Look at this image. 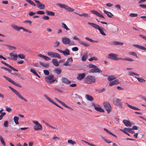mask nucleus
<instances>
[{"instance_id":"f257e3e1","label":"nucleus","mask_w":146,"mask_h":146,"mask_svg":"<svg viewBox=\"0 0 146 146\" xmlns=\"http://www.w3.org/2000/svg\"><path fill=\"white\" fill-rule=\"evenodd\" d=\"M88 24L89 25H91L93 28L98 30L100 32V33L102 35L104 36H106V34L103 31L102 27L94 23L88 22Z\"/></svg>"},{"instance_id":"f03ea898","label":"nucleus","mask_w":146,"mask_h":146,"mask_svg":"<svg viewBox=\"0 0 146 146\" xmlns=\"http://www.w3.org/2000/svg\"><path fill=\"white\" fill-rule=\"evenodd\" d=\"M84 82L88 84H91L96 82V78L94 76H88L85 78Z\"/></svg>"},{"instance_id":"7ed1b4c3","label":"nucleus","mask_w":146,"mask_h":146,"mask_svg":"<svg viewBox=\"0 0 146 146\" xmlns=\"http://www.w3.org/2000/svg\"><path fill=\"white\" fill-rule=\"evenodd\" d=\"M56 79L54 77V75L50 74V75L46 77L45 78V81L49 84H51L56 80Z\"/></svg>"},{"instance_id":"20e7f679","label":"nucleus","mask_w":146,"mask_h":146,"mask_svg":"<svg viewBox=\"0 0 146 146\" xmlns=\"http://www.w3.org/2000/svg\"><path fill=\"white\" fill-rule=\"evenodd\" d=\"M9 87L19 98L24 100L25 102H27V100L24 98L17 90L10 86H9Z\"/></svg>"},{"instance_id":"39448f33","label":"nucleus","mask_w":146,"mask_h":146,"mask_svg":"<svg viewBox=\"0 0 146 146\" xmlns=\"http://www.w3.org/2000/svg\"><path fill=\"white\" fill-rule=\"evenodd\" d=\"M62 43L64 44H69L70 45H75V43L73 41H71L69 38L66 37H62Z\"/></svg>"},{"instance_id":"423d86ee","label":"nucleus","mask_w":146,"mask_h":146,"mask_svg":"<svg viewBox=\"0 0 146 146\" xmlns=\"http://www.w3.org/2000/svg\"><path fill=\"white\" fill-rule=\"evenodd\" d=\"M121 100L115 98L113 100V103L115 106H117L121 108L123 107V105L121 102Z\"/></svg>"},{"instance_id":"0eeeda50","label":"nucleus","mask_w":146,"mask_h":146,"mask_svg":"<svg viewBox=\"0 0 146 146\" xmlns=\"http://www.w3.org/2000/svg\"><path fill=\"white\" fill-rule=\"evenodd\" d=\"M57 5L61 8L64 9L69 12H73L74 11V9L64 4L59 3L57 4Z\"/></svg>"},{"instance_id":"6e6552de","label":"nucleus","mask_w":146,"mask_h":146,"mask_svg":"<svg viewBox=\"0 0 146 146\" xmlns=\"http://www.w3.org/2000/svg\"><path fill=\"white\" fill-rule=\"evenodd\" d=\"M33 122L35 124L33 126L34 129L36 130H42V127L41 125L36 121H33Z\"/></svg>"},{"instance_id":"1a4fd4ad","label":"nucleus","mask_w":146,"mask_h":146,"mask_svg":"<svg viewBox=\"0 0 146 146\" xmlns=\"http://www.w3.org/2000/svg\"><path fill=\"white\" fill-rule=\"evenodd\" d=\"M118 55L114 53H111L109 54L108 55V58L109 59H111L115 60H118L122 59V58L120 57L117 58Z\"/></svg>"},{"instance_id":"9d476101","label":"nucleus","mask_w":146,"mask_h":146,"mask_svg":"<svg viewBox=\"0 0 146 146\" xmlns=\"http://www.w3.org/2000/svg\"><path fill=\"white\" fill-rule=\"evenodd\" d=\"M11 26L14 29L17 31H19L20 30L22 29L24 31L26 32L29 33H32L31 31L23 27H19L15 25H12Z\"/></svg>"},{"instance_id":"9b49d317","label":"nucleus","mask_w":146,"mask_h":146,"mask_svg":"<svg viewBox=\"0 0 146 146\" xmlns=\"http://www.w3.org/2000/svg\"><path fill=\"white\" fill-rule=\"evenodd\" d=\"M47 54L48 56L52 58H56L59 59L61 58L60 54L55 52H48Z\"/></svg>"},{"instance_id":"f8f14e48","label":"nucleus","mask_w":146,"mask_h":146,"mask_svg":"<svg viewBox=\"0 0 146 146\" xmlns=\"http://www.w3.org/2000/svg\"><path fill=\"white\" fill-rule=\"evenodd\" d=\"M103 105L108 113H109L111 111L112 109V108L110 104L108 102H105L103 103Z\"/></svg>"},{"instance_id":"ddd939ff","label":"nucleus","mask_w":146,"mask_h":146,"mask_svg":"<svg viewBox=\"0 0 146 146\" xmlns=\"http://www.w3.org/2000/svg\"><path fill=\"white\" fill-rule=\"evenodd\" d=\"M3 77L7 80L9 82L12 84L15 85V86L19 88H21L22 87L21 86L20 84L15 82L13 80L10 78L7 77L5 76H3Z\"/></svg>"},{"instance_id":"4468645a","label":"nucleus","mask_w":146,"mask_h":146,"mask_svg":"<svg viewBox=\"0 0 146 146\" xmlns=\"http://www.w3.org/2000/svg\"><path fill=\"white\" fill-rule=\"evenodd\" d=\"M92 105L94 107L96 111L100 112H104V110L101 108V106L99 105L95 104L94 102L92 103Z\"/></svg>"},{"instance_id":"2eb2a0df","label":"nucleus","mask_w":146,"mask_h":146,"mask_svg":"<svg viewBox=\"0 0 146 146\" xmlns=\"http://www.w3.org/2000/svg\"><path fill=\"white\" fill-rule=\"evenodd\" d=\"M10 57L9 59L11 60H16L17 58V55L15 53V51H13L12 52H11L9 54Z\"/></svg>"},{"instance_id":"dca6fc26","label":"nucleus","mask_w":146,"mask_h":146,"mask_svg":"<svg viewBox=\"0 0 146 146\" xmlns=\"http://www.w3.org/2000/svg\"><path fill=\"white\" fill-rule=\"evenodd\" d=\"M89 73H100L102 72V71L99 68H98L97 66L93 68V69L90 70L89 71Z\"/></svg>"},{"instance_id":"f3484780","label":"nucleus","mask_w":146,"mask_h":146,"mask_svg":"<svg viewBox=\"0 0 146 146\" xmlns=\"http://www.w3.org/2000/svg\"><path fill=\"white\" fill-rule=\"evenodd\" d=\"M34 1L37 3V7L40 9H44L45 8V5L41 3L39 1L37 0H34Z\"/></svg>"},{"instance_id":"a211bd4d","label":"nucleus","mask_w":146,"mask_h":146,"mask_svg":"<svg viewBox=\"0 0 146 146\" xmlns=\"http://www.w3.org/2000/svg\"><path fill=\"white\" fill-rule=\"evenodd\" d=\"M44 96L45 98L50 102L53 104L54 105L56 106H57L59 108H60V107L53 100H52L46 94H44Z\"/></svg>"},{"instance_id":"6ab92c4d","label":"nucleus","mask_w":146,"mask_h":146,"mask_svg":"<svg viewBox=\"0 0 146 146\" xmlns=\"http://www.w3.org/2000/svg\"><path fill=\"white\" fill-rule=\"evenodd\" d=\"M56 50L62 53L64 55H68L70 54V51L68 49H65V50L64 51H63L58 49H56Z\"/></svg>"},{"instance_id":"aec40b11","label":"nucleus","mask_w":146,"mask_h":146,"mask_svg":"<svg viewBox=\"0 0 146 146\" xmlns=\"http://www.w3.org/2000/svg\"><path fill=\"white\" fill-rule=\"evenodd\" d=\"M61 80L62 82L66 84H70L71 83V81L65 77H62Z\"/></svg>"},{"instance_id":"412c9836","label":"nucleus","mask_w":146,"mask_h":146,"mask_svg":"<svg viewBox=\"0 0 146 146\" xmlns=\"http://www.w3.org/2000/svg\"><path fill=\"white\" fill-rule=\"evenodd\" d=\"M91 12L99 17H101L103 18H104V17L103 15L100 14V13H98L95 10H92V11Z\"/></svg>"},{"instance_id":"4be33fe9","label":"nucleus","mask_w":146,"mask_h":146,"mask_svg":"<svg viewBox=\"0 0 146 146\" xmlns=\"http://www.w3.org/2000/svg\"><path fill=\"white\" fill-rule=\"evenodd\" d=\"M120 82L117 79L111 82L109 84V85L110 86H112L113 85H117L119 84Z\"/></svg>"},{"instance_id":"5701e85b","label":"nucleus","mask_w":146,"mask_h":146,"mask_svg":"<svg viewBox=\"0 0 146 146\" xmlns=\"http://www.w3.org/2000/svg\"><path fill=\"white\" fill-rule=\"evenodd\" d=\"M77 79L79 80H81L84 78L86 76L85 73L79 74H78Z\"/></svg>"},{"instance_id":"b1692460","label":"nucleus","mask_w":146,"mask_h":146,"mask_svg":"<svg viewBox=\"0 0 146 146\" xmlns=\"http://www.w3.org/2000/svg\"><path fill=\"white\" fill-rule=\"evenodd\" d=\"M55 99L59 103H60L62 106L68 108L70 109H72L69 106H67L65 104L64 102H62L60 100H58L56 98H55Z\"/></svg>"},{"instance_id":"393cba45","label":"nucleus","mask_w":146,"mask_h":146,"mask_svg":"<svg viewBox=\"0 0 146 146\" xmlns=\"http://www.w3.org/2000/svg\"><path fill=\"white\" fill-rule=\"evenodd\" d=\"M123 44V42L116 41H113L110 43L111 45H122Z\"/></svg>"},{"instance_id":"a878e982","label":"nucleus","mask_w":146,"mask_h":146,"mask_svg":"<svg viewBox=\"0 0 146 146\" xmlns=\"http://www.w3.org/2000/svg\"><path fill=\"white\" fill-rule=\"evenodd\" d=\"M133 46L139 49L142 50H145L146 51V48H145V47L137 44H134L133 45Z\"/></svg>"},{"instance_id":"bb28decb","label":"nucleus","mask_w":146,"mask_h":146,"mask_svg":"<svg viewBox=\"0 0 146 146\" xmlns=\"http://www.w3.org/2000/svg\"><path fill=\"white\" fill-rule=\"evenodd\" d=\"M123 122L126 126L131 127V124L129 121L124 119L123 120Z\"/></svg>"},{"instance_id":"cd10ccee","label":"nucleus","mask_w":146,"mask_h":146,"mask_svg":"<svg viewBox=\"0 0 146 146\" xmlns=\"http://www.w3.org/2000/svg\"><path fill=\"white\" fill-rule=\"evenodd\" d=\"M38 56L42 58L46 61H49L51 59L50 58H49L48 57L43 55L40 54H38Z\"/></svg>"},{"instance_id":"c85d7f7f","label":"nucleus","mask_w":146,"mask_h":146,"mask_svg":"<svg viewBox=\"0 0 146 146\" xmlns=\"http://www.w3.org/2000/svg\"><path fill=\"white\" fill-rule=\"evenodd\" d=\"M52 62L53 65L55 66H59V62H58L57 59H53L52 60Z\"/></svg>"},{"instance_id":"c756f323","label":"nucleus","mask_w":146,"mask_h":146,"mask_svg":"<svg viewBox=\"0 0 146 146\" xmlns=\"http://www.w3.org/2000/svg\"><path fill=\"white\" fill-rule=\"evenodd\" d=\"M85 96L86 98L88 101H92L94 100V99L93 97L89 95L86 94L85 95Z\"/></svg>"},{"instance_id":"7c9ffc66","label":"nucleus","mask_w":146,"mask_h":146,"mask_svg":"<svg viewBox=\"0 0 146 146\" xmlns=\"http://www.w3.org/2000/svg\"><path fill=\"white\" fill-rule=\"evenodd\" d=\"M104 12L107 15L108 17H109L111 18L113 16V15L110 12H109L105 10H104Z\"/></svg>"},{"instance_id":"2f4dec72","label":"nucleus","mask_w":146,"mask_h":146,"mask_svg":"<svg viewBox=\"0 0 146 146\" xmlns=\"http://www.w3.org/2000/svg\"><path fill=\"white\" fill-rule=\"evenodd\" d=\"M126 104L127 105V106L129 107V108L133 109L135 110H141L136 107H134L133 106H131L130 105L128 104L127 103H126Z\"/></svg>"},{"instance_id":"473e14b6","label":"nucleus","mask_w":146,"mask_h":146,"mask_svg":"<svg viewBox=\"0 0 146 146\" xmlns=\"http://www.w3.org/2000/svg\"><path fill=\"white\" fill-rule=\"evenodd\" d=\"M19 119V117L17 116H15L13 118V120L16 124L18 125L19 124V123L18 122Z\"/></svg>"},{"instance_id":"72a5a7b5","label":"nucleus","mask_w":146,"mask_h":146,"mask_svg":"<svg viewBox=\"0 0 146 146\" xmlns=\"http://www.w3.org/2000/svg\"><path fill=\"white\" fill-rule=\"evenodd\" d=\"M134 77L136 78L138 80V82L141 83H144L145 82V80L144 79L142 78H140L137 77L136 76H134Z\"/></svg>"},{"instance_id":"f704fd0d","label":"nucleus","mask_w":146,"mask_h":146,"mask_svg":"<svg viewBox=\"0 0 146 146\" xmlns=\"http://www.w3.org/2000/svg\"><path fill=\"white\" fill-rule=\"evenodd\" d=\"M46 12L47 15L52 16L54 15V13L52 11H46Z\"/></svg>"},{"instance_id":"c9c22d12","label":"nucleus","mask_w":146,"mask_h":146,"mask_svg":"<svg viewBox=\"0 0 146 146\" xmlns=\"http://www.w3.org/2000/svg\"><path fill=\"white\" fill-rule=\"evenodd\" d=\"M116 78L114 76H110L108 78V80L109 81H111L115 79Z\"/></svg>"},{"instance_id":"e433bc0d","label":"nucleus","mask_w":146,"mask_h":146,"mask_svg":"<svg viewBox=\"0 0 146 146\" xmlns=\"http://www.w3.org/2000/svg\"><path fill=\"white\" fill-rule=\"evenodd\" d=\"M104 130L106 131L107 133H109L110 135H111L112 136H113L114 137H117V136L115 134H113L112 133H111L110 131H108L107 129L106 128H104Z\"/></svg>"},{"instance_id":"4c0bfd02","label":"nucleus","mask_w":146,"mask_h":146,"mask_svg":"<svg viewBox=\"0 0 146 146\" xmlns=\"http://www.w3.org/2000/svg\"><path fill=\"white\" fill-rule=\"evenodd\" d=\"M87 54H84L82 56V60L83 61H85L87 59Z\"/></svg>"},{"instance_id":"58836bf2","label":"nucleus","mask_w":146,"mask_h":146,"mask_svg":"<svg viewBox=\"0 0 146 146\" xmlns=\"http://www.w3.org/2000/svg\"><path fill=\"white\" fill-rule=\"evenodd\" d=\"M40 63L41 65L44 67L48 68V67L49 65L48 63H44L42 62H40Z\"/></svg>"},{"instance_id":"ea45409f","label":"nucleus","mask_w":146,"mask_h":146,"mask_svg":"<svg viewBox=\"0 0 146 146\" xmlns=\"http://www.w3.org/2000/svg\"><path fill=\"white\" fill-rule=\"evenodd\" d=\"M54 72L58 74H60L62 72V70L60 69L56 68L54 70Z\"/></svg>"},{"instance_id":"a19ab883","label":"nucleus","mask_w":146,"mask_h":146,"mask_svg":"<svg viewBox=\"0 0 146 146\" xmlns=\"http://www.w3.org/2000/svg\"><path fill=\"white\" fill-rule=\"evenodd\" d=\"M79 43L80 44H81L84 45V46L85 47H88L89 46V44L85 42H84L82 41H81Z\"/></svg>"},{"instance_id":"79ce46f5","label":"nucleus","mask_w":146,"mask_h":146,"mask_svg":"<svg viewBox=\"0 0 146 146\" xmlns=\"http://www.w3.org/2000/svg\"><path fill=\"white\" fill-rule=\"evenodd\" d=\"M74 13L78 15L79 16H84L86 17H89V16L88 15L87 13H84V14H80L79 13H76V12H74Z\"/></svg>"},{"instance_id":"37998d69","label":"nucleus","mask_w":146,"mask_h":146,"mask_svg":"<svg viewBox=\"0 0 146 146\" xmlns=\"http://www.w3.org/2000/svg\"><path fill=\"white\" fill-rule=\"evenodd\" d=\"M62 26V28L65 29L66 30L68 31L70 30V29H68L66 25L64 23H61Z\"/></svg>"},{"instance_id":"c03bdc74","label":"nucleus","mask_w":146,"mask_h":146,"mask_svg":"<svg viewBox=\"0 0 146 146\" xmlns=\"http://www.w3.org/2000/svg\"><path fill=\"white\" fill-rule=\"evenodd\" d=\"M0 140L1 143L4 146H6V144L1 135H0Z\"/></svg>"},{"instance_id":"a18cd8bd","label":"nucleus","mask_w":146,"mask_h":146,"mask_svg":"<svg viewBox=\"0 0 146 146\" xmlns=\"http://www.w3.org/2000/svg\"><path fill=\"white\" fill-rule=\"evenodd\" d=\"M85 39L87 40H88L89 41H90V42H96V43H97L98 42V40H93L92 39H91V38H90L88 37H86L85 38Z\"/></svg>"},{"instance_id":"49530a36","label":"nucleus","mask_w":146,"mask_h":146,"mask_svg":"<svg viewBox=\"0 0 146 146\" xmlns=\"http://www.w3.org/2000/svg\"><path fill=\"white\" fill-rule=\"evenodd\" d=\"M120 130L122 132H123V130H124V131H125V132H130V128H128L125 127V128L124 129H120Z\"/></svg>"},{"instance_id":"de8ad7c7","label":"nucleus","mask_w":146,"mask_h":146,"mask_svg":"<svg viewBox=\"0 0 146 146\" xmlns=\"http://www.w3.org/2000/svg\"><path fill=\"white\" fill-rule=\"evenodd\" d=\"M98 60V59L97 58V57L95 56L92 57L89 59V60L90 61H92L94 60Z\"/></svg>"},{"instance_id":"09e8293b","label":"nucleus","mask_w":146,"mask_h":146,"mask_svg":"<svg viewBox=\"0 0 146 146\" xmlns=\"http://www.w3.org/2000/svg\"><path fill=\"white\" fill-rule=\"evenodd\" d=\"M5 45L7 46L9 49L11 50H15L16 49V48L15 46H11L9 45Z\"/></svg>"},{"instance_id":"8fccbe9b","label":"nucleus","mask_w":146,"mask_h":146,"mask_svg":"<svg viewBox=\"0 0 146 146\" xmlns=\"http://www.w3.org/2000/svg\"><path fill=\"white\" fill-rule=\"evenodd\" d=\"M60 44V42L59 41H56L54 43V46L55 47H58Z\"/></svg>"},{"instance_id":"3c124183","label":"nucleus","mask_w":146,"mask_h":146,"mask_svg":"<svg viewBox=\"0 0 146 146\" xmlns=\"http://www.w3.org/2000/svg\"><path fill=\"white\" fill-rule=\"evenodd\" d=\"M18 57L20 58L24 59L25 58V56L24 54H18L17 57Z\"/></svg>"},{"instance_id":"603ef678","label":"nucleus","mask_w":146,"mask_h":146,"mask_svg":"<svg viewBox=\"0 0 146 146\" xmlns=\"http://www.w3.org/2000/svg\"><path fill=\"white\" fill-rule=\"evenodd\" d=\"M68 143H70L73 145L76 143V142L75 141H73L71 139L68 140Z\"/></svg>"},{"instance_id":"864d4df0","label":"nucleus","mask_w":146,"mask_h":146,"mask_svg":"<svg viewBox=\"0 0 146 146\" xmlns=\"http://www.w3.org/2000/svg\"><path fill=\"white\" fill-rule=\"evenodd\" d=\"M121 60H127L129 61H133V60L131 58H122Z\"/></svg>"},{"instance_id":"5fc2aeb1","label":"nucleus","mask_w":146,"mask_h":146,"mask_svg":"<svg viewBox=\"0 0 146 146\" xmlns=\"http://www.w3.org/2000/svg\"><path fill=\"white\" fill-rule=\"evenodd\" d=\"M1 68L11 73V70L7 68V67H1Z\"/></svg>"},{"instance_id":"6e6d98bb","label":"nucleus","mask_w":146,"mask_h":146,"mask_svg":"<svg viewBox=\"0 0 146 146\" xmlns=\"http://www.w3.org/2000/svg\"><path fill=\"white\" fill-rule=\"evenodd\" d=\"M26 1L30 3L31 4L33 5L34 6H36L35 4L34 3V2L32 1H31V0H26Z\"/></svg>"},{"instance_id":"4d7b16f0","label":"nucleus","mask_w":146,"mask_h":146,"mask_svg":"<svg viewBox=\"0 0 146 146\" xmlns=\"http://www.w3.org/2000/svg\"><path fill=\"white\" fill-rule=\"evenodd\" d=\"M129 54L132 55L134 56H136V58H137V56L135 52H130L129 53Z\"/></svg>"},{"instance_id":"13d9d810","label":"nucleus","mask_w":146,"mask_h":146,"mask_svg":"<svg viewBox=\"0 0 146 146\" xmlns=\"http://www.w3.org/2000/svg\"><path fill=\"white\" fill-rule=\"evenodd\" d=\"M137 15H138L137 14L134 13H131L129 14V16L131 17H136Z\"/></svg>"},{"instance_id":"bf43d9fd","label":"nucleus","mask_w":146,"mask_h":146,"mask_svg":"<svg viewBox=\"0 0 146 146\" xmlns=\"http://www.w3.org/2000/svg\"><path fill=\"white\" fill-rule=\"evenodd\" d=\"M6 115L5 112H2L0 115V120L2 119L3 117Z\"/></svg>"},{"instance_id":"052dcab7","label":"nucleus","mask_w":146,"mask_h":146,"mask_svg":"<svg viewBox=\"0 0 146 146\" xmlns=\"http://www.w3.org/2000/svg\"><path fill=\"white\" fill-rule=\"evenodd\" d=\"M30 71L35 75L37 74V73L36 72L35 70L33 68H31Z\"/></svg>"},{"instance_id":"680f3d73","label":"nucleus","mask_w":146,"mask_h":146,"mask_svg":"<svg viewBox=\"0 0 146 146\" xmlns=\"http://www.w3.org/2000/svg\"><path fill=\"white\" fill-rule=\"evenodd\" d=\"M23 22L24 23H28L30 25H31L32 23V21H31L29 20H25Z\"/></svg>"},{"instance_id":"e2e57ef3","label":"nucleus","mask_w":146,"mask_h":146,"mask_svg":"<svg viewBox=\"0 0 146 146\" xmlns=\"http://www.w3.org/2000/svg\"><path fill=\"white\" fill-rule=\"evenodd\" d=\"M45 124L47 126L49 127H50L51 128H52V129H56V128L55 127H54L51 125H49L48 123H46V122H45Z\"/></svg>"},{"instance_id":"0e129e2a","label":"nucleus","mask_w":146,"mask_h":146,"mask_svg":"<svg viewBox=\"0 0 146 146\" xmlns=\"http://www.w3.org/2000/svg\"><path fill=\"white\" fill-rule=\"evenodd\" d=\"M43 72L44 74L46 75H48L49 74V71L46 70H43Z\"/></svg>"},{"instance_id":"69168bd1","label":"nucleus","mask_w":146,"mask_h":146,"mask_svg":"<svg viewBox=\"0 0 146 146\" xmlns=\"http://www.w3.org/2000/svg\"><path fill=\"white\" fill-rule=\"evenodd\" d=\"M73 39L74 40H78L79 43L81 41L80 39L78 38L76 36H75L73 37Z\"/></svg>"},{"instance_id":"338daca9","label":"nucleus","mask_w":146,"mask_h":146,"mask_svg":"<svg viewBox=\"0 0 146 146\" xmlns=\"http://www.w3.org/2000/svg\"><path fill=\"white\" fill-rule=\"evenodd\" d=\"M36 13L40 15H43L45 13L44 12L42 11H37Z\"/></svg>"},{"instance_id":"774afa93","label":"nucleus","mask_w":146,"mask_h":146,"mask_svg":"<svg viewBox=\"0 0 146 146\" xmlns=\"http://www.w3.org/2000/svg\"><path fill=\"white\" fill-rule=\"evenodd\" d=\"M88 66L89 68H93L96 66L92 64H89Z\"/></svg>"}]
</instances>
